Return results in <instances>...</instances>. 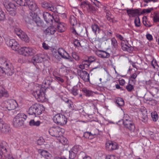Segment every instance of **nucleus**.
Instances as JSON below:
<instances>
[{
  "label": "nucleus",
  "mask_w": 159,
  "mask_h": 159,
  "mask_svg": "<svg viewBox=\"0 0 159 159\" xmlns=\"http://www.w3.org/2000/svg\"><path fill=\"white\" fill-rule=\"evenodd\" d=\"M90 132H86L84 133L83 136L86 138L90 139Z\"/></svg>",
  "instance_id": "63"
},
{
  "label": "nucleus",
  "mask_w": 159,
  "mask_h": 159,
  "mask_svg": "<svg viewBox=\"0 0 159 159\" xmlns=\"http://www.w3.org/2000/svg\"><path fill=\"white\" fill-rule=\"evenodd\" d=\"M153 9V8H149L147 9H144L143 10L142 14L144 13H149Z\"/></svg>",
  "instance_id": "57"
},
{
  "label": "nucleus",
  "mask_w": 159,
  "mask_h": 159,
  "mask_svg": "<svg viewBox=\"0 0 159 159\" xmlns=\"http://www.w3.org/2000/svg\"><path fill=\"white\" fill-rule=\"evenodd\" d=\"M5 19V16L4 12L1 9H0V20H2Z\"/></svg>",
  "instance_id": "50"
},
{
  "label": "nucleus",
  "mask_w": 159,
  "mask_h": 159,
  "mask_svg": "<svg viewBox=\"0 0 159 159\" xmlns=\"http://www.w3.org/2000/svg\"><path fill=\"white\" fill-rule=\"evenodd\" d=\"M4 74H7L8 76L12 75L14 73V68L9 63L3 68Z\"/></svg>",
  "instance_id": "14"
},
{
  "label": "nucleus",
  "mask_w": 159,
  "mask_h": 159,
  "mask_svg": "<svg viewBox=\"0 0 159 159\" xmlns=\"http://www.w3.org/2000/svg\"><path fill=\"white\" fill-rule=\"evenodd\" d=\"M68 70L67 68L64 66H61L59 69V72L62 75H66L68 73Z\"/></svg>",
  "instance_id": "35"
},
{
  "label": "nucleus",
  "mask_w": 159,
  "mask_h": 159,
  "mask_svg": "<svg viewBox=\"0 0 159 159\" xmlns=\"http://www.w3.org/2000/svg\"><path fill=\"white\" fill-rule=\"evenodd\" d=\"M9 94L7 91L2 86H0V98L2 97H7Z\"/></svg>",
  "instance_id": "28"
},
{
  "label": "nucleus",
  "mask_w": 159,
  "mask_h": 159,
  "mask_svg": "<svg viewBox=\"0 0 159 159\" xmlns=\"http://www.w3.org/2000/svg\"><path fill=\"white\" fill-rule=\"evenodd\" d=\"M41 6L42 7L45 9L52 12H55V7H54L49 2H43L42 3Z\"/></svg>",
  "instance_id": "22"
},
{
  "label": "nucleus",
  "mask_w": 159,
  "mask_h": 159,
  "mask_svg": "<svg viewBox=\"0 0 159 159\" xmlns=\"http://www.w3.org/2000/svg\"><path fill=\"white\" fill-rule=\"evenodd\" d=\"M32 61L34 62L39 63L42 62L41 57L39 54L34 56L32 58Z\"/></svg>",
  "instance_id": "38"
},
{
  "label": "nucleus",
  "mask_w": 159,
  "mask_h": 159,
  "mask_svg": "<svg viewBox=\"0 0 159 159\" xmlns=\"http://www.w3.org/2000/svg\"><path fill=\"white\" fill-rule=\"evenodd\" d=\"M77 73L80 78L85 82L89 81V74L86 71L83 70H78Z\"/></svg>",
  "instance_id": "13"
},
{
  "label": "nucleus",
  "mask_w": 159,
  "mask_h": 159,
  "mask_svg": "<svg viewBox=\"0 0 159 159\" xmlns=\"http://www.w3.org/2000/svg\"><path fill=\"white\" fill-rule=\"evenodd\" d=\"M42 47L45 50H48L49 49L50 47L45 42H43L42 43Z\"/></svg>",
  "instance_id": "56"
},
{
  "label": "nucleus",
  "mask_w": 159,
  "mask_h": 159,
  "mask_svg": "<svg viewBox=\"0 0 159 159\" xmlns=\"http://www.w3.org/2000/svg\"><path fill=\"white\" fill-rule=\"evenodd\" d=\"M73 58L76 60H78L79 59V57L77 53L75 52H73L72 54Z\"/></svg>",
  "instance_id": "58"
},
{
  "label": "nucleus",
  "mask_w": 159,
  "mask_h": 159,
  "mask_svg": "<svg viewBox=\"0 0 159 159\" xmlns=\"http://www.w3.org/2000/svg\"><path fill=\"white\" fill-rule=\"evenodd\" d=\"M33 95L38 101L41 102L46 101L45 93L43 89H40L33 92Z\"/></svg>",
  "instance_id": "10"
},
{
  "label": "nucleus",
  "mask_w": 159,
  "mask_h": 159,
  "mask_svg": "<svg viewBox=\"0 0 159 159\" xmlns=\"http://www.w3.org/2000/svg\"><path fill=\"white\" fill-rule=\"evenodd\" d=\"M2 126L0 127V130L2 132L5 134H7L11 131L9 126L7 124L3 122Z\"/></svg>",
  "instance_id": "24"
},
{
  "label": "nucleus",
  "mask_w": 159,
  "mask_h": 159,
  "mask_svg": "<svg viewBox=\"0 0 159 159\" xmlns=\"http://www.w3.org/2000/svg\"><path fill=\"white\" fill-rule=\"evenodd\" d=\"M18 106L16 100L14 99H8L3 102L0 106V108L2 110L6 111L14 110Z\"/></svg>",
  "instance_id": "1"
},
{
  "label": "nucleus",
  "mask_w": 159,
  "mask_h": 159,
  "mask_svg": "<svg viewBox=\"0 0 159 159\" xmlns=\"http://www.w3.org/2000/svg\"><path fill=\"white\" fill-rule=\"evenodd\" d=\"M81 7L83 9L85 10L89 13H94L96 12L95 7L91 5L88 1H84L81 2Z\"/></svg>",
  "instance_id": "9"
},
{
  "label": "nucleus",
  "mask_w": 159,
  "mask_h": 159,
  "mask_svg": "<svg viewBox=\"0 0 159 159\" xmlns=\"http://www.w3.org/2000/svg\"><path fill=\"white\" fill-rule=\"evenodd\" d=\"M143 24L147 27H150L152 25V24L147 21L146 18L143 19Z\"/></svg>",
  "instance_id": "45"
},
{
  "label": "nucleus",
  "mask_w": 159,
  "mask_h": 159,
  "mask_svg": "<svg viewBox=\"0 0 159 159\" xmlns=\"http://www.w3.org/2000/svg\"><path fill=\"white\" fill-rule=\"evenodd\" d=\"M95 131H96V133H94L93 131H92L90 132V139H92L93 138L96 137L98 134V130L97 129H95Z\"/></svg>",
  "instance_id": "48"
},
{
  "label": "nucleus",
  "mask_w": 159,
  "mask_h": 159,
  "mask_svg": "<svg viewBox=\"0 0 159 159\" xmlns=\"http://www.w3.org/2000/svg\"><path fill=\"white\" fill-rule=\"evenodd\" d=\"M141 114L140 117V119L144 123H146L148 120V116L147 111L144 110L143 111H141Z\"/></svg>",
  "instance_id": "25"
},
{
  "label": "nucleus",
  "mask_w": 159,
  "mask_h": 159,
  "mask_svg": "<svg viewBox=\"0 0 159 159\" xmlns=\"http://www.w3.org/2000/svg\"><path fill=\"white\" fill-rule=\"evenodd\" d=\"M52 81V79L51 77L50 76H48L45 79L44 82L45 84H47V85H49L50 84V83Z\"/></svg>",
  "instance_id": "46"
},
{
  "label": "nucleus",
  "mask_w": 159,
  "mask_h": 159,
  "mask_svg": "<svg viewBox=\"0 0 159 159\" xmlns=\"http://www.w3.org/2000/svg\"><path fill=\"white\" fill-rule=\"evenodd\" d=\"M35 50L31 48L23 47L18 50V53L25 56H32L35 54Z\"/></svg>",
  "instance_id": "8"
},
{
  "label": "nucleus",
  "mask_w": 159,
  "mask_h": 159,
  "mask_svg": "<svg viewBox=\"0 0 159 159\" xmlns=\"http://www.w3.org/2000/svg\"><path fill=\"white\" fill-rule=\"evenodd\" d=\"M150 93L156 98H159V90L154 88H152L150 91Z\"/></svg>",
  "instance_id": "27"
},
{
  "label": "nucleus",
  "mask_w": 159,
  "mask_h": 159,
  "mask_svg": "<svg viewBox=\"0 0 159 159\" xmlns=\"http://www.w3.org/2000/svg\"><path fill=\"white\" fill-rule=\"evenodd\" d=\"M90 65V63L89 61L88 60H85L82 61L81 64L80 65L79 67L80 69H83L88 68Z\"/></svg>",
  "instance_id": "30"
},
{
  "label": "nucleus",
  "mask_w": 159,
  "mask_h": 159,
  "mask_svg": "<svg viewBox=\"0 0 159 159\" xmlns=\"http://www.w3.org/2000/svg\"><path fill=\"white\" fill-rule=\"evenodd\" d=\"M3 4L10 15L12 16L16 15V7L15 4L7 0L4 1Z\"/></svg>",
  "instance_id": "4"
},
{
  "label": "nucleus",
  "mask_w": 159,
  "mask_h": 159,
  "mask_svg": "<svg viewBox=\"0 0 159 159\" xmlns=\"http://www.w3.org/2000/svg\"><path fill=\"white\" fill-rule=\"evenodd\" d=\"M55 80H56L59 83H63L64 82V80L61 77L57 76L55 77Z\"/></svg>",
  "instance_id": "59"
},
{
  "label": "nucleus",
  "mask_w": 159,
  "mask_h": 159,
  "mask_svg": "<svg viewBox=\"0 0 159 159\" xmlns=\"http://www.w3.org/2000/svg\"><path fill=\"white\" fill-rule=\"evenodd\" d=\"M95 54L99 57L102 58H108L110 54L105 51L99 50L96 51Z\"/></svg>",
  "instance_id": "18"
},
{
  "label": "nucleus",
  "mask_w": 159,
  "mask_h": 159,
  "mask_svg": "<svg viewBox=\"0 0 159 159\" xmlns=\"http://www.w3.org/2000/svg\"><path fill=\"white\" fill-rule=\"evenodd\" d=\"M117 144L116 143L109 141L106 143V149L108 151H111L117 149Z\"/></svg>",
  "instance_id": "15"
},
{
  "label": "nucleus",
  "mask_w": 159,
  "mask_h": 159,
  "mask_svg": "<svg viewBox=\"0 0 159 159\" xmlns=\"http://www.w3.org/2000/svg\"><path fill=\"white\" fill-rule=\"evenodd\" d=\"M70 22L71 25L74 26L77 24V20L75 17L74 16H72L70 17Z\"/></svg>",
  "instance_id": "43"
},
{
  "label": "nucleus",
  "mask_w": 159,
  "mask_h": 159,
  "mask_svg": "<svg viewBox=\"0 0 159 159\" xmlns=\"http://www.w3.org/2000/svg\"><path fill=\"white\" fill-rule=\"evenodd\" d=\"M106 18L107 19L110 21H112V20L110 16V12L109 11H108L107 12H106Z\"/></svg>",
  "instance_id": "61"
},
{
  "label": "nucleus",
  "mask_w": 159,
  "mask_h": 159,
  "mask_svg": "<svg viewBox=\"0 0 159 159\" xmlns=\"http://www.w3.org/2000/svg\"><path fill=\"white\" fill-rule=\"evenodd\" d=\"M78 89L73 88L71 89V93L74 95L75 96L78 95Z\"/></svg>",
  "instance_id": "55"
},
{
  "label": "nucleus",
  "mask_w": 159,
  "mask_h": 159,
  "mask_svg": "<svg viewBox=\"0 0 159 159\" xmlns=\"http://www.w3.org/2000/svg\"><path fill=\"white\" fill-rule=\"evenodd\" d=\"M20 38L22 40L26 42H28L30 41V39L27 35L24 32L20 36Z\"/></svg>",
  "instance_id": "40"
},
{
  "label": "nucleus",
  "mask_w": 159,
  "mask_h": 159,
  "mask_svg": "<svg viewBox=\"0 0 159 159\" xmlns=\"http://www.w3.org/2000/svg\"><path fill=\"white\" fill-rule=\"evenodd\" d=\"M152 119L154 122H156L158 120V116L157 112L156 111L153 112L151 113Z\"/></svg>",
  "instance_id": "39"
},
{
  "label": "nucleus",
  "mask_w": 159,
  "mask_h": 159,
  "mask_svg": "<svg viewBox=\"0 0 159 159\" xmlns=\"http://www.w3.org/2000/svg\"><path fill=\"white\" fill-rule=\"evenodd\" d=\"M88 61H89L90 63L93 62L94 65L95 64H97V66L94 67L91 71H92L94 69L99 68L100 66V60L98 59L96 57L94 56H90L89 57Z\"/></svg>",
  "instance_id": "17"
},
{
  "label": "nucleus",
  "mask_w": 159,
  "mask_h": 159,
  "mask_svg": "<svg viewBox=\"0 0 159 159\" xmlns=\"http://www.w3.org/2000/svg\"><path fill=\"white\" fill-rule=\"evenodd\" d=\"M82 91L84 93V95L88 97L93 96L94 92L90 90H88L86 88H84L82 89Z\"/></svg>",
  "instance_id": "32"
},
{
  "label": "nucleus",
  "mask_w": 159,
  "mask_h": 159,
  "mask_svg": "<svg viewBox=\"0 0 159 159\" xmlns=\"http://www.w3.org/2000/svg\"><path fill=\"white\" fill-rule=\"evenodd\" d=\"M39 54L41 57V60L42 62L43 61L46 60V57H47V56H46L44 54Z\"/></svg>",
  "instance_id": "62"
},
{
  "label": "nucleus",
  "mask_w": 159,
  "mask_h": 159,
  "mask_svg": "<svg viewBox=\"0 0 159 159\" xmlns=\"http://www.w3.org/2000/svg\"><path fill=\"white\" fill-rule=\"evenodd\" d=\"M7 45L11 47V49L14 51H18L19 49L20 45L17 42L15 39H9L6 41Z\"/></svg>",
  "instance_id": "11"
},
{
  "label": "nucleus",
  "mask_w": 159,
  "mask_h": 159,
  "mask_svg": "<svg viewBox=\"0 0 159 159\" xmlns=\"http://www.w3.org/2000/svg\"><path fill=\"white\" fill-rule=\"evenodd\" d=\"M116 102L118 106H122L124 104L123 99L120 98H118L116 99Z\"/></svg>",
  "instance_id": "41"
},
{
  "label": "nucleus",
  "mask_w": 159,
  "mask_h": 159,
  "mask_svg": "<svg viewBox=\"0 0 159 159\" xmlns=\"http://www.w3.org/2000/svg\"><path fill=\"white\" fill-rule=\"evenodd\" d=\"M81 149V146L79 145H76L74 146L72 148V150L75 153H77L79 152H80Z\"/></svg>",
  "instance_id": "44"
},
{
  "label": "nucleus",
  "mask_w": 159,
  "mask_h": 159,
  "mask_svg": "<svg viewBox=\"0 0 159 159\" xmlns=\"http://www.w3.org/2000/svg\"><path fill=\"white\" fill-rule=\"evenodd\" d=\"M105 159H120L119 157L114 155H108L106 156Z\"/></svg>",
  "instance_id": "51"
},
{
  "label": "nucleus",
  "mask_w": 159,
  "mask_h": 159,
  "mask_svg": "<svg viewBox=\"0 0 159 159\" xmlns=\"http://www.w3.org/2000/svg\"><path fill=\"white\" fill-rule=\"evenodd\" d=\"M133 120L127 114H124L123 118V123Z\"/></svg>",
  "instance_id": "42"
},
{
  "label": "nucleus",
  "mask_w": 159,
  "mask_h": 159,
  "mask_svg": "<svg viewBox=\"0 0 159 159\" xmlns=\"http://www.w3.org/2000/svg\"><path fill=\"white\" fill-rule=\"evenodd\" d=\"M56 31V29L53 26H50L47 28L44 31L47 35L53 34Z\"/></svg>",
  "instance_id": "26"
},
{
  "label": "nucleus",
  "mask_w": 159,
  "mask_h": 159,
  "mask_svg": "<svg viewBox=\"0 0 159 159\" xmlns=\"http://www.w3.org/2000/svg\"><path fill=\"white\" fill-rule=\"evenodd\" d=\"M91 1L98 7H99L102 5L101 2L97 0H91Z\"/></svg>",
  "instance_id": "52"
},
{
  "label": "nucleus",
  "mask_w": 159,
  "mask_h": 159,
  "mask_svg": "<svg viewBox=\"0 0 159 159\" xmlns=\"http://www.w3.org/2000/svg\"><path fill=\"white\" fill-rule=\"evenodd\" d=\"M64 132V129L58 126L52 127L49 129V134L51 136L56 137H59Z\"/></svg>",
  "instance_id": "7"
},
{
  "label": "nucleus",
  "mask_w": 159,
  "mask_h": 159,
  "mask_svg": "<svg viewBox=\"0 0 159 159\" xmlns=\"http://www.w3.org/2000/svg\"><path fill=\"white\" fill-rule=\"evenodd\" d=\"M111 45L112 48L116 49L118 47L117 41L115 38H112L111 39Z\"/></svg>",
  "instance_id": "37"
},
{
  "label": "nucleus",
  "mask_w": 159,
  "mask_h": 159,
  "mask_svg": "<svg viewBox=\"0 0 159 159\" xmlns=\"http://www.w3.org/2000/svg\"><path fill=\"white\" fill-rule=\"evenodd\" d=\"M65 8L64 7L61 6H59L56 8H55V11L57 12L60 14H63L65 12Z\"/></svg>",
  "instance_id": "33"
},
{
  "label": "nucleus",
  "mask_w": 159,
  "mask_h": 159,
  "mask_svg": "<svg viewBox=\"0 0 159 159\" xmlns=\"http://www.w3.org/2000/svg\"><path fill=\"white\" fill-rule=\"evenodd\" d=\"M15 31L16 34L20 38L22 34V33H24L19 28H15Z\"/></svg>",
  "instance_id": "47"
},
{
  "label": "nucleus",
  "mask_w": 159,
  "mask_h": 159,
  "mask_svg": "<svg viewBox=\"0 0 159 159\" xmlns=\"http://www.w3.org/2000/svg\"><path fill=\"white\" fill-rule=\"evenodd\" d=\"M44 110L43 105L39 104H34L29 108L28 112L30 115H34L36 116L42 113V110Z\"/></svg>",
  "instance_id": "2"
},
{
  "label": "nucleus",
  "mask_w": 159,
  "mask_h": 159,
  "mask_svg": "<svg viewBox=\"0 0 159 159\" xmlns=\"http://www.w3.org/2000/svg\"><path fill=\"white\" fill-rule=\"evenodd\" d=\"M115 35L117 38L120 39L121 41H124V38L120 34H116Z\"/></svg>",
  "instance_id": "64"
},
{
  "label": "nucleus",
  "mask_w": 159,
  "mask_h": 159,
  "mask_svg": "<svg viewBox=\"0 0 159 159\" xmlns=\"http://www.w3.org/2000/svg\"><path fill=\"white\" fill-rule=\"evenodd\" d=\"M134 24L135 26L137 27H139L140 25V21L139 17L136 18L134 20Z\"/></svg>",
  "instance_id": "49"
},
{
  "label": "nucleus",
  "mask_w": 159,
  "mask_h": 159,
  "mask_svg": "<svg viewBox=\"0 0 159 159\" xmlns=\"http://www.w3.org/2000/svg\"><path fill=\"white\" fill-rule=\"evenodd\" d=\"M54 20L58 23L57 27L58 32L60 33L64 32L66 30V25L64 23H59V20L58 19H55Z\"/></svg>",
  "instance_id": "21"
},
{
  "label": "nucleus",
  "mask_w": 159,
  "mask_h": 159,
  "mask_svg": "<svg viewBox=\"0 0 159 159\" xmlns=\"http://www.w3.org/2000/svg\"><path fill=\"white\" fill-rule=\"evenodd\" d=\"M43 18L47 23L52 22L53 19L55 20L54 17L49 13L47 12H44L43 13Z\"/></svg>",
  "instance_id": "23"
},
{
  "label": "nucleus",
  "mask_w": 159,
  "mask_h": 159,
  "mask_svg": "<svg viewBox=\"0 0 159 159\" xmlns=\"http://www.w3.org/2000/svg\"><path fill=\"white\" fill-rule=\"evenodd\" d=\"M91 28L93 31L97 36H99L100 33L103 32V31L101 30L98 25L94 23L92 24L91 25Z\"/></svg>",
  "instance_id": "20"
},
{
  "label": "nucleus",
  "mask_w": 159,
  "mask_h": 159,
  "mask_svg": "<svg viewBox=\"0 0 159 159\" xmlns=\"http://www.w3.org/2000/svg\"><path fill=\"white\" fill-rule=\"evenodd\" d=\"M66 102L67 104V106L69 108H71L72 107V106L73 105V102L70 100H69L67 99H66Z\"/></svg>",
  "instance_id": "53"
},
{
  "label": "nucleus",
  "mask_w": 159,
  "mask_h": 159,
  "mask_svg": "<svg viewBox=\"0 0 159 159\" xmlns=\"http://www.w3.org/2000/svg\"><path fill=\"white\" fill-rule=\"evenodd\" d=\"M29 125L30 126H35L36 127L39 126L41 124V122L39 120L35 121L34 120H31L29 121Z\"/></svg>",
  "instance_id": "34"
},
{
  "label": "nucleus",
  "mask_w": 159,
  "mask_h": 159,
  "mask_svg": "<svg viewBox=\"0 0 159 159\" xmlns=\"http://www.w3.org/2000/svg\"><path fill=\"white\" fill-rule=\"evenodd\" d=\"M53 119L55 123L61 125H66L67 122L66 117L64 115L60 114L56 115Z\"/></svg>",
  "instance_id": "6"
},
{
  "label": "nucleus",
  "mask_w": 159,
  "mask_h": 159,
  "mask_svg": "<svg viewBox=\"0 0 159 159\" xmlns=\"http://www.w3.org/2000/svg\"><path fill=\"white\" fill-rule=\"evenodd\" d=\"M74 44L75 46L79 47L81 46L79 40L76 39H75L74 41Z\"/></svg>",
  "instance_id": "60"
},
{
  "label": "nucleus",
  "mask_w": 159,
  "mask_h": 159,
  "mask_svg": "<svg viewBox=\"0 0 159 159\" xmlns=\"http://www.w3.org/2000/svg\"><path fill=\"white\" fill-rule=\"evenodd\" d=\"M123 125L126 129L131 132H133L135 129V126L133 120L123 122Z\"/></svg>",
  "instance_id": "16"
},
{
  "label": "nucleus",
  "mask_w": 159,
  "mask_h": 159,
  "mask_svg": "<svg viewBox=\"0 0 159 159\" xmlns=\"http://www.w3.org/2000/svg\"><path fill=\"white\" fill-rule=\"evenodd\" d=\"M9 64V63H8L5 57H0V65L2 66L3 68Z\"/></svg>",
  "instance_id": "36"
},
{
  "label": "nucleus",
  "mask_w": 159,
  "mask_h": 159,
  "mask_svg": "<svg viewBox=\"0 0 159 159\" xmlns=\"http://www.w3.org/2000/svg\"><path fill=\"white\" fill-rule=\"evenodd\" d=\"M27 118V116L23 113L18 114L13 120V125L16 127H18L23 125L24 121Z\"/></svg>",
  "instance_id": "3"
},
{
  "label": "nucleus",
  "mask_w": 159,
  "mask_h": 159,
  "mask_svg": "<svg viewBox=\"0 0 159 159\" xmlns=\"http://www.w3.org/2000/svg\"><path fill=\"white\" fill-rule=\"evenodd\" d=\"M126 12L129 17H134L140 14V10L138 9H130L127 10Z\"/></svg>",
  "instance_id": "19"
},
{
  "label": "nucleus",
  "mask_w": 159,
  "mask_h": 159,
  "mask_svg": "<svg viewBox=\"0 0 159 159\" xmlns=\"http://www.w3.org/2000/svg\"><path fill=\"white\" fill-rule=\"evenodd\" d=\"M69 158L71 159H73L75 158V157L76 156V155L77 154L76 153H75V152H74L73 151L71 152H69Z\"/></svg>",
  "instance_id": "54"
},
{
  "label": "nucleus",
  "mask_w": 159,
  "mask_h": 159,
  "mask_svg": "<svg viewBox=\"0 0 159 159\" xmlns=\"http://www.w3.org/2000/svg\"><path fill=\"white\" fill-rule=\"evenodd\" d=\"M57 52L62 58L68 60L69 61L72 62L73 61L72 58L70 56L69 54L63 48H60L58 49Z\"/></svg>",
  "instance_id": "12"
},
{
  "label": "nucleus",
  "mask_w": 159,
  "mask_h": 159,
  "mask_svg": "<svg viewBox=\"0 0 159 159\" xmlns=\"http://www.w3.org/2000/svg\"><path fill=\"white\" fill-rule=\"evenodd\" d=\"M40 153L43 157L47 159H50L52 157L51 154L46 150H42Z\"/></svg>",
  "instance_id": "31"
},
{
  "label": "nucleus",
  "mask_w": 159,
  "mask_h": 159,
  "mask_svg": "<svg viewBox=\"0 0 159 159\" xmlns=\"http://www.w3.org/2000/svg\"><path fill=\"white\" fill-rule=\"evenodd\" d=\"M131 82H134V80H129L128 84L126 86V89L129 92H132L134 90V86L131 84Z\"/></svg>",
  "instance_id": "29"
},
{
  "label": "nucleus",
  "mask_w": 159,
  "mask_h": 159,
  "mask_svg": "<svg viewBox=\"0 0 159 159\" xmlns=\"http://www.w3.org/2000/svg\"><path fill=\"white\" fill-rule=\"evenodd\" d=\"M29 18L30 20H28V22L30 23V25L32 24L34 25V24H36L38 27H41L43 25V21L39 18L37 17V13L35 12L30 13Z\"/></svg>",
  "instance_id": "5"
}]
</instances>
